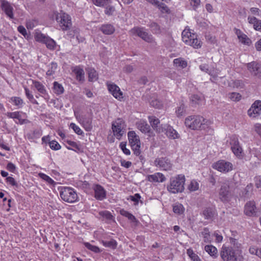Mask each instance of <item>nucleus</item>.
<instances>
[{
    "label": "nucleus",
    "instance_id": "nucleus-13",
    "mask_svg": "<svg viewBox=\"0 0 261 261\" xmlns=\"http://www.w3.org/2000/svg\"><path fill=\"white\" fill-rule=\"evenodd\" d=\"M231 194L229 191L228 181L223 183L219 192V198L224 203L228 202L231 198Z\"/></svg>",
    "mask_w": 261,
    "mask_h": 261
},
{
    "label": "nucleus",
    "instance_id": "nucleus-36",
    "mask_svg": "<svg viewBox=\"0 0 261 261\" xmlns=\"http://www.w3.org/2000/svg\"><path fill=\"white\" fill-rule=\"evenodd\" d=\"M44 44H46V46L47 48L50 50H54L56 49L57 44L54 40L52 38L47 37L46 40H45Z\"/></svg>",
    "mask_w": 261,
    "mask_h": 261
},
{
    "label": "nucleus",
    "instance_id": "nucleus-54",
    "mask_svg": "<svg viewBox=\"0 0 261 261\" xmlns=\"http://www.w3.org/2000/svg\"><path fill=\"white\" fill-rule=\"evenodd\" d=\"M11 102L18 108L22 106L23 100L20 97H13L11 98Z\"/></svg>",
    "mask_w": 261,
    "mask_h": 261
},
{
    "label": "nucleus",
    "instance_id": "nucleus-47",
    "mask_svg": "<svg viewBox=\"0 0 261 261\" xmlns=\"http://www.w3.org/2000/svg\"><path fill=\"white\" fill-rule=\"evenodd\" d=\"M199 187V184L198 182L196 180H192L188 185V189L191 192H193L198 190Z\"/></svg>",
    "mask_w": 261,
    "mask_h": 261
},
{
    "label": "nucleus",
    "instance_id": "nucleus-16",
    "mask_svg": "<svg viewBox=\"0 0 261 261\" xmlns=\"http://www.w3.org/2000/svg\"><path fill=\"white\" fill-rule=\"evenodd\" d=\"M137 128L142 133L147 134L148 137H151L154 136L153 132L151 130L150 126L145 120L140 119L136 122Z\"/></svg>",
    "mask_w": 261,
    "mask_h": 261
},
{
    "label": "nucleus",
    "instance_id": "nucleus-3",
    "mask_svg": "<svg viewBox=\"0 0 261 261\" xmlns=\"http://www.w3.org/2000/svg\"><path fill=\"white\" fill-rule=\"evenodd\" d=\"M185 176L182 174H179L171 177L170 179V183L167 186L168 191L173 194L182 192L185 189Z\"/></svg>",
    "mask_w": 261,
    "mask_h": 261
},
{
    "label": "nucleus",
    "instance_id": "nucleus-35",
    "mask_svg": "<svg viewBox=\"0 0 261 261\" xmlns=\"http://www.w3.org/2000/svg\"><path fill=\"white\" fill-rule=\"evenodd\" d=\"M89 81L90 82H94L98 79V74L96 70L92 68H88V70Z\"/></svg>",
    "mask_w": 261,
    "mask_h": 261
},
{
    "label": "nucleus",
    "instance_id": "nucleus-60",
    "mask_svg": "<svg viewBox=\"0 0 261 261\" xmlns=\"http://www.w3.org/2000/svg\"><path fill=\"white\" fill-rule=\"evenodd\" d=\"M99 215L102 216L103 218H106L108 220H111L113 218L112 215L111 213L107 211H101L99 212Z\"/></svg>",
    "mask_w": 261,
    "mask_h": 261
},
{
    "label": "nucleus",
    "instance_id": "nucleus-7",
    "mask_svg": "<svg viewBox=\"0 0 261 261\" xmlns=\"http://www.w3.org/2000/svg\"><path fill=\"white\" fill-rule=\"evenodd\" d=\"M74 115L77 121L84 127L86 131L88 132L92 129L91 116H88L85 114L80 113L76 111L74 112Z\"/></svg>",
    "mask_w": 261,
    "mask_h": 261
},
{
    "label": "nucleus",
    "instance_id": "nucleus-18",
    "mask_svg": "<svg viewBox=\"0 0 261 261\" xmlns=\"http://www.w3.org/2000/svg\"><path fill=\"white\" fill-rule=\"evenodd\" d=\"M7 116L10 118L13 119L16 123L22 124L27 120L26 114L22 112H14L7 113Z\"/></svg>",
    "mask_w": 261,
    "mask_h": 261
},
{
    "label": "nucleus",
    "instance_id": "nucleus-46",
    "mask_svg": "<svg viewBox=\"0 0 261 261\" xmlns=\"http://www.w3.org/2000/svg\"><path fill=\"white\" fill-rule=\"evenodd\" d=\"M154 6H156L162 13H169V9L165 4L160 3L158 1V4H155Z\"/></svg>",
    "mask_w": 261,
    "mask_h": 261
},
{
    "label": "nucleus",
    "instance_id": "nucleus-56",
    "mask_svg": "<svg viewBox=\"0 0 261 261\" xmlns=\"http://www.w3.org/2000/svg\"><path fill=\"white\" fill-rule=\"evenodd\" d=\"M249 252L251 254L256 255L261 258V248L258 249L255 246H251L249 248Z\"/></svg>",
    "mask_w": 261,
    "mask_h": 261
},
{
    "label": "nucleus",
    "instance_id": "nucleus-41",
    "mask_svg": "<svg viewBox=\"0 0 261 261\" xmlns=\"http://www.w3.org/2000/svg\"><path fill=\"white\" fill-rule=\"evenodd\" d=\"M187 254L192 261H201L198 255L191 248L187 250Z\"/></svg>",
    "mask_w": 261,
    "mask_h": 261
},
{
    "label": "nucleus",
    "instance_id": "nucleus-26",
    "mask_svg": "<svg viewBox=\"0 0 261 261\" xmlns=\"http://www.w3.org/2000/svg\"><path fill=\"white\" fill-rule=\"evenodd\" d=\"M234 32L235 34L237 35L239 42L242 44L248 46H249L251 44V40L240 30L235 28L234 29Z\"/></svg>",
    "mask_w": 261,
    "mask_h": 261
},
{
    "label": "nucleus",
    "instance_id": "nucleus-34",
    "mask_svg": "<svg viewBox=\"0 0 261 261\" xmlns=\"http://www.w3.org/2000/svg\"><path fill=\"white\" fill-rule=\"evenodd\" d=\"M38 176L48 185L54 186L56 185L55 181L52 178L43 173H39Z\"/></svg>",
    "mask_w": 261,
    "mask_h": 261
},
{
    "label": "nucleus",
    "instance_id": "nucleus-58",
    "mask_svg": "<svg viewBox=\"0 0 261 261\" xmlns=\"http://www.w3.org/2000/svg\"><path fill=\"white\" fill-rule=\"evenodd\" d=\"M49 145L50 148L54 150H58L61 148V145L59 144V143L53 140L49 142Z\"/></svg>",
    "mask_w": 261,
    "mask_h": 261
},
{
    "label": "nucleus",
    "instance_id": "nucleus-30",
    "mask_svg": "<svg viewBox=\"0 0 261 261\" xmlns=\"http://www.w3.org/2000/svg\"><path fill=\"white\" fill-rule=\"evenodd\" d=\"M204 250L213 258H216L218 256V250L216 247L212 245H205Z\"/></svg>",
    "mask_w": 261,
    "mask_h": 261
},
{
    "label": "nucleus",
    "instance_id": "nucleus-33",
    "mask_svg": "<svg viewBox=\"0 0 261 261\" xmlns=\"http://www.w3.org/2000/svg\"><path fill=\"white\" fill-rule=\"evenodd\" d=\"M73 72L76 75L77 80L79 81H83L84 80V71L83 68L80 66H76L73 70Z\"/></svg>",
    "mask_w": 261,
    "mask_h": 261
},
{
    "label": "nucleus",
    "instance_id": "nucleus-53",
    "mask_svg": "<svg viewBox=\"0 0 261 261\" xmlns=\"http://www.w3.org/2000/svg\"><path fill=\"white\" fill-rule=\"evenodd\" d=\"M203 214L206 219H210L215 214V211L212 208H206L204 210Z\"/></svg>",
    "mask_w": 261,
    "mask_h": 261
},
{
    "label": "nucleus",
    "instance_id": "nucleus-27",
    "mask_svg": "<svg viewBox=\"0 0 261 261\" xmlns=\"http://www.w3.org/2000/svg\"><path fill=\"white\" fill-rule=\"evenodd\" d=\"M146 179L152 182H163L166 180L164 175L160 172L155 173L153 174L148 175Z\"/></svg>",
    "mask_w": 261,
    "mask_h": 261
},
{
    "label": "nucleus",
    "instance_id": "nucleus-25",
    "mask_svg": "<svg viewBox=\"0 0 261 261\" xmlns=\"http://www.w3.org/2000/svg\"><path fill=\"white\" fill-rule=\"evenodd\" d=\"M93 189L94 191V196L96 199L102 200L106 198V191L101 186L94 185L93 186Z\"/></svg>",
    "mask_w": 261,
    "mask_h": 261
},
{
    "label": "nucleus",
    "instance_id": "nucleus-32",
    "mask_svg": "<svg viewBox=\"0 0 261 261\" xmlns=\"http://www.w3.org/2000/svg\"><path fill=\"white\" fill-rule=\"evenodd\" d=\"M200 236L203 238L204 243H211L213 241L210 232L207 228H204L202 230L200 233Z\"/></svg>",
    "mask_w": 261,
    "mask_h": 261
},
{
    "label": "nucleus",
    "instance_id": "nucleus-62",
    "mask_svg": "<svg viewBox=\"0 0 261 261\" xmlns=\"http://www.w3.org/2000/svg\"><path fill=\"white\" fill-rule=\"evenodd\" d=\"M126 143L125 142H121L120 143L119 146L123 152L126 154V155H129L130 154V150L127 149L126 147Z\"/></svg>",
    "mask_w": 261,
    "mask_h": 261
},
{
    "label": "nucleus",
    "instance_id": "nucleus-51",
    "mask_svg": "<svg viewBox=\"0 0 261 261\" xmlns=\"http://www.w3.org/2000/svg\"><path fill=\"white\" fill-rule=\"evenodd\" d=\"M93 4L98 7H105L111 3V0H92Z\"/></svg>",
    "mask_w": 261,
    "mask_h": 261
},
{
    "label": "nucleus",
    "instance_id": "nucleus-37",
    "mask_svg": "<svg viewBox=\"0 0 261 261\" xmlns=\"http://www.w3.org/2000/svg\"><path fill=\"white\" fill-rule=\"evenodd\" d=\"M69 127L70 128L72 129L73 132L79 136H84V132L82 130V129L75 123L71 122L69 124Z\"/></svg>",
    "mask_w": 261,
    "mask_h": 261
},
{
    "label": "nucleus",
    "instance_id": "nucleus-39",
    "mask_svg": "<svg viewBox=\"0 0 261 261\" xmlns=\"http://www.w3.org/2000/svg\"><path fill=\"white\" fill-rule=\"evenodd\" d=\"M48 36L42 34L40 32L36 31L35 33L34 38L36 41L44 43Z\"/></svg>",
    "mask_w": 261,
    "mask_h": 261
},
{
    "label": "nucleus",
    "instance_id": "nucleus-42",
    "mask_svg": "<svg viewBox=\"0 0 261 261\" xmlns=\"http://www.w3.org/2000/svg\"><path fill=\"white\" fill-rule=\"evenodd\" d=\"M120 214L125 217H126L128 220H129L131 222L134 223L138 222L135 217L132 214L129 213L128 212L122 210L120 211Z\"/></svg>",
    "mask_w": 261,
    "mask_h": 261
},
{
    "label": "nucleus",
    "instance_id": "nucleus-63",
    "mask_svg": "<svg viewBox=\"0 0 261 261\" xmlns=\"http://www.w3.org/2000/svg\"><path fill=\"white\" fill-rule=\"evenodd\" d=\"M115 11V9L114 7L112 6L108 5L106 7L105 12L107 15H113Z\"/></svg>",
    "mask_w": 261,
    "mask_h": 261
},
{
    "label": "nucleus",
    "instance_id": "nucleus-5",
    "mask_svg": "<svg viewBox=\"0 0 261 261\" xmlns=\"http://www.w3.org/2000/svg\"><path fill=\"white\" fill-rule=\"evenodd\" d=\"M60 195L62 200L69 203H73L77 199L76 193L72 188L69 187L62 188Z\"/></svg>",
    "mask_w": 261,
    "mask_h": 261
},
{
    "label": "nucleus",
    "instance_id": "nucleus-17",
    "mask_svg": "<svg viewBox=\"0 0 261 261\" xmlns=\"http://www.w3.org/2000/svg\"><path fill=\"white\" fill-rule=\"evenodd\" d=\"M261 112V100H256L251 105L248 110V115L252 118L258 117Z\"/></svg>",
    "mask_w": 261,
    "mask_h": 261
},
{
    "label": "nucleus",
    "instance_id": "nucleus-43",
    "mask_svg": "<svg viewBox=\"0 0 261 261\" xmlns=\"http://www.w3.org/2000/svg\"><path fill=\"white\" fill-rule=\"evenodd\" d=\"M57 67L58 65L56 63L51 62L48 65V69L46 71V75L48 76L53 75L57 69Z\"/></svg>",
    "mask_w": 261,
    "mask_h": 261
},
{
    "label": "nucleus",
    "instance_id": "nucleus-9",
    "mask_svg": "<svg viewBox=\"0 0 261 261\" xmlns=\"http://www.w3.org/2000/svg\"><path fill=\"white\" fill-rule=\"evenodd\" d=\"M56 19L63 30L69 29L71 25L70 16L63 11L56 14Z\"/></svg>",
    "mask_w": 261,
    "mask_h": 261
},
{
    "label": "nucleus",
    "instance_id": "nucleus-57",
    "mask_svg": "<svg viewBox=\"0 0 261 261\" xmlns=\"http://www.w3.org/2000/svg\"><path fill=\"white\" fill-rule=\"evenodd\" d=\"M84 245L87 248L95 253H98L100 252V250L98 247L92 245L89 243H85Z\"/></svg>",
    "mask_w": 261,
    "mask_h": 261
},
{
    "label": "nucleus",
    "instance_id": "nucleus-28",
    "mask_svg": "<svg viewBox=\"0 0 261 261\" xmlns=\"http://www.w3.org/2000/svg\"><path fill=\"white\" fill-rule=\"evenodd\" d=\"M244 212L246 215L249 216H252L256 215V208L254 201H249L246 204Z\"/></svg>",
    "mask_w": 261,
    "mask_h": 261
},
{
    "label": "nucleus",
    "instance_id": "nucleus-19",
    "mask_svg": "<svg viewBox=\"0 0 261 261\" xmlns=\"http://www.w3.org/2000/svg\"><path fill=\"white\" fill-rule=\"evenodd\" d=\"M33 86L40 93L41 96L44 98L46 101L49 99V95H48L45 86L40 82L30 80Z\"/></svg>",
    "mask_w": 261,
    "mask_h": 261
},
{
    "label": "nucleus",
    "instance_id": "nucleus-61",
    "mask_svg": "<svg viewBox=\"0 0 261 261\" xmlns=\"http://www.w3.org/2000/svg\"><path fill=\"white\" fill-rule=\"evenodd\" d=\"M213 236L215 237V242L216 243H221L223 240V236L221 234V233L217 230L215 231L213 233Z\"/></svg>",
    "mask_w": 261,
    "mask_h": 261
},
{
    "label": "nucleus",
    "instance_id": "nucleus-11",
    "mask_svg": "<svg viewBox=\"0 0 261 261\" xmlns=\"http://www.w3.org/2000/svg\"><path fill=\"white\" fill-rule=\"evenodd\" d=\"M200 70L202 71L208 73L210 76V80L213 82H217V77L219 74V71L214 67V65H211L210 66L203 64L200 65L199 66Z\"/></svg>",
    "mask_w": 261,
    "mask_h": 261
},
{
    "label": "nucleus",
    "instance_id": "nucleus-55",
    "mask_svg": "<svg viewBox=\"0 0 261 261\" xmlns=\"http://www.w3.org/2000/svg\"><path fill=\"white\" fill-rule=\"evenodd\" d=\"M230 86L234 88L239 89L243 88L244 84L241 80L232 81V83H230Z\"/></svg>",
    "mask_w": 261,
    "mask_h": 261
},
{
    "label": "nucleus",
    "instance_id": "nucleus-52",
    "mask_svg": "<svg viewBox=\"0 0 261 261\" xmlns=\"http://www.w3.org/2000/svg\"><path fill=\"white\" fill-rule=\"evenodd\" d=\"M249 153L250 154V156L253 155L255 157L257 158L258 160H261V152H259L256 148L254 147L249 148Z\"/></svg>",
    "mask_w": 261,
    "mask_h": 261
},
{
    "label": "nucleus",
    "instance_id": "nucleus-24",
    "mask_svg": "<svg viewBox=\"0 0 261 261\" xmlns=\"http://www.w3.org/2000/svg\"><path fill=\"white\" fill-rule=\"evenodd\" d=\"M154 165L164 170H169L171 167L170 161L168 159L163 158L156 159L154 162Z\"/></svg>",
    "mask_w": 261,
    "mask_h": 261
},
{
    "label": "nucleus",
    "instance_id": "nucleus-59",
    "mask_svg": "<svg viewBox=\"0 0 261 261\" xmlns=\"http://www.w3.org/2000/svg\"><path fill=\"white\" fill-rule=\"evenodd\" d=\"M150 105L155 108L160 109L163 107L162 102L159 100L158 99H152L150 102Z\"/></svg>",
    "mask_w": 261,
    "mask_h": 261
},
{
    "label": "nucleus",
    "instance_id": "nucleus-50",
    "mask_svg": "<svg viewBox=\"0 0 261 261\" xmlns=\"http://www.w3.org/2000/svg\"><path fill=\"white\" fill-rule=\"evenodd\" d=\"M25 93L27 97L29 100L34 104H38L37 100L34 98L32 92L29 90L27 87H24Z\"/></svg>",
    "mask_w": 261,
    "mask_h": 261
},
{
    "label": "nucleus",
    "instance_id": "nucleus-45",
    "mask_svg": "<svg viewBox=\"0 0 261 261\" xmlns=\"http://www.w3.org/2000/svg\"><path fill=\"white\" fill-rule=\"evenodd\" d=\"M191 101L193 104H200L203 99V96L201 94H194L190 97Z\"/></svg>",
    "mask_w": 261,
    "mask_h": 261
},
{
    "label": "nucleus",
    "instance_id": "nucleus-23",
    "mask_svg": "<svg viewBox=\"0 0 261 261\" xmlns=\"http://www.w3.org/2000/svg\"><path fill=\"white\" fill-rule=\"evenodd\" d=\"M247 68L249 72L254 75L261 77V64L256 62L248 63Z\"/></svg>",
    "mask_w": 261,
    "mask_h": 261
},
{
    "label": "nucleus",
    "instance_id": "nucleus-14",
    "mask_svg": "<svg viewBox=\"0 0 261 261\" xmlns=\"http://www.w3.org/2000/svg\"><path fill=\"white\" fill-rule=\"evenodd\" d=\"M132 36H138L148 42H152L153 40L151 35H149L143 28H134L130 31Z\"/></svg>",
    "mask_w": 261,
    "mask_h": 261
},
{
    "label": "nucleus",
    "instance_id": "nucleus-21",
    "mask_svg": "<svg viewBox=\"0 0 261 261\" xmlns=\"http://www.w3.org/2000/svg\"><path fill=\"white\" fill-rule=\"evenodd\" d=\"M0 6L6 15L10 18L12 19L13 18V7L12 5L7 1L1 0Z\"/></svg>",
    "mask_w": 261,
    "mask_h": 261
},
{
    "label": "nucleus",
    "instance_id": "nucleus-48",
    "mask_svg": "<svg viewBox=\"0 0 261 261\" xmlns=\"http://www.w3.org/2000/svg\"><path fill=\"white\" fill-rule=\"evenodd\" d=\"M173 211L174 213L181 214L185 211L184 206L180 203H176L173 206Z\"/></svg>",
    "mask_w": 261,
    "mask_h": 261
},
{
    "label": "nucleus",
    "instance_id": "nucleus-29",
    "mask_svg": "<svg viewBox=\"0 0 261 261\" xmlns=\"http://www.w3.org/2000/svg\"><path fill=\"white\" fill-rule=\"evenodd\" d=\"M100 30L104 34L110 35L114 33L115 29L114 27L111 24H105L100 27Z\"/></svg>",
    "mask_w": 261,
    "mask_h": 261
},
{
    "label": "nucleus",
    "instance_id": "nucleus-1",
    "mask_svg": "<svg viewBox=\"0 0 261 261\" xmlns=\"http://www.w3.org/2000/svg\"><path fill=\"white\" fill-rule=\"evenodd\" d=\"M220 254L223 261H238L242 258V250L238 245L233 246L223 245Z\"/></svg>",
    "mask_w": 261,
    "mask_h": 261
},
{
    "label": "nucleus",
    "instance_id": "nucleus-49",
    "mask_svg": "<svg viewBox=\"0 0 261 261\" xmlns=\"http://www.w3.org/2000/svg\"><path fill=\"white\" fill-rule=\"evenodd\" d=\"M229 99L233 101H239L242 98L241 95L237 92H232L227 95Z\"/></svg>",
    "mask_w": 261,
    "mask_h": 261
},
{
    "label": "nucleus",
    "instance_id": "nucleus-12",
    "mask_svg": "<svg viewBox=\"0 0 261 261\" xmlns=\"http://www.w3.org/2000/svg\"><path fill=\"white\" fill-rule=\"evenodd\" d=\"M229 143L234 155L239 159H242L243 158V150L240 146L238 137L236 135L231 136Z\"/></svg>",
    "mask_w": 261,
    "mask_h": 261
},
{
    "label": "nucleus",
    "instance_id": "nucleus-2",
    "mask_svg": "<svg viewBox=\"0 0 261 261\" xmlns=\"http://www.w3.org/2000/svg\"><path fill=\"white\" fill-rule=\"evenodd\" d=\"M185 124L187 127L192 130H206L209 128L212 121L201 116H190L186 118Z\"/></svg>",
    "mask_w": 261,
    "mask_h": 261
},
{
    "label": "nucleus",
    "instance_id": "nucleus-4",
    "mask_svg": "<svg viewBox=\"0 0 261 261\" xmlns=\"http://www.w3.org/2000/svg\"><path fill=\"white\" fill-rule=\"evenodd\" d=\"M182 41L187 45L195 48H199L201 46V42L197 38V36L194 31L189 28H186L182 32Z\"/></svg>",
    "mask_w": 261,
    "mask_h": 261
},
{
    "label": "nucleus",
    "instance_id": "nucleus-40",
    "mask_svg": "<svg viewBox=\"0 0 261 261\" xmlns=\"http://www.w3.org/2000/svg\"><path fill=\"white\" fill-rule=\"evenodd\" d=\"M53 91L57 95H60L63 93L64 89L63 86L57 82L54 83Z\"/></svg>",
    "mask_w": 261,
    "mask_h": 261
},
{
    "label": "nucleus",
    "instance_id": "nucleus-64",
    "mask_svg": "<svg viewBox=\"0 0 261 261\" xmlns=\"http://www.w3.org/2000/svg\"><path fill=\"white\" fill-rule=\"evenodd\" d=\"M185 111V107L184 105H181L177 108L175 112L177 117H180L184 114Z\"/></svg>",
    "mask_w": 261,
    "mask_h": 261
},
{
    "label": "nucleus",
    "instance_id": "nucleus-8",
    "mask_svg": "<svg viewBox=\"0 0 261 261\" xmlns=\"http://www.w3.org/2000/svg\"><path fill=\"white\" fill-rule=\"evenodd\" d=\"M125 124L124 121L120 118H118L113 121L112 124V129L114 136L120 140L125 133Z\"/></svg>",
    "mask_w": 261,
    "mask_h": 261
},
{
    "label": "nucleus",
    "instance_id": "nucleus-31",
    "mask_svg": "<svg viewBox=\"0 0 261 261\" xmlns=\"http://www.w3.org/2000/svg\"><path fill=\"white\" fill-rule=\"evenodd\" d=\"M248 20L249 23L253 24L255 30L261 32V20L252 16H249Z\"/></svg>",
    "mask_w": 261,
    "mask_h": 261
},
{
    "label": "nucleus",
    "instance_id": "nucleus-22",
    "mask_svg": "<svg viewBox=\"0 0 261 261\" xmlns=\"http://www.w3.org/2000/svg\"><path fill=\"white\" fill-rule=\"evenodd\" d=\"M167 137L170 139L175 140L180 138L178 132L171 125L165 124L164 127V132Z\"/></svg>",
    "mask_w": 261,
    "mask_h": 261
},
{
    "label": "nucleus",
    "instance_id": "nucleus-6",
    "mask_svg": "<svg viewBox=\"0 0 261 261\" xmlns=\"http://www.w3.org/2000/svg\"><path fill=\"white\" fill-rule=\"evenodd\" d=\"M129 143L134 153L138 155L140 153L141 142L139 136L135 131L128 132L127 134Z\"/></svg>",
    "mask_w": 261,
    "mask_h": 261
},
{
    "label": "nucleus",
    "instance_id": "nucleus-38",
    "mask_svg": "<svg viewBox=\"0 0 261 261\" xmlns=\"http://www.w3.org/2000/svg\"><path fill=\"white\" fill-rule=\"evenodd\" d=\"M174 65L177 67L184 68L187 66V62L184 59L179 58L175 59L173 61Z\"/></svg>",
    "mask_w": 261,
    "mask_h": 261
},
{
    "label": "nucleus",
    "instance_id": "nucleus-20",
    "mask_svg": "<svg viewBox=\"0 0 261 261\" xmlns=\"http://www.w3.org/2000/svg\"><path fill=\"white\" fill-rule=\"evenodd\" d=\"M148 118L151 127L157 133H163L164 124L160 125L158 118L153 116H149Z\"/></svg>",
    "mask_w": 261,
    "mask_h": 261
},
{
    "label": "nucleus",
    "instance_id": "nucleus-44",
    "mask_svg": "<svg viewBox=\"0 0 261 261\" xmlns=\"http://www.w3.org/2000/svg\"><path fill=\"white\" fill-rule=\"evenodd\" d=\"M101 243L106 247L111 249H115L117 247V242L114 240H110L109 241H102Z\"/></svg>",
    "mask_w": 261,
    "mask_h": 261
},
{
    "label": "nucleus",
    "instance_id": "nucleus-15",
    "mask_svg": "<svg viewBox=\"0 0 261 261\" xmlns=\"http://www.w3.org/2000/svg\"><path fill=\"white\" fill-rule=\"evenodd\" d=\"M107 86L109 92L117 100L122 101L124 95L120 88L116 84L111 82H107Z\"/></svg>",
    "mask_w": 261,
    "mask_h": 261
},
{
    "label": "nucleus",
    "instance_id": "nucleus-10",
    "mask_svg": "<svg viewBox=\"0 0 261 261\" xmlns=\"http://www.w3.org/2000/svg\"><path fill=\"white\" fill-rule=\"evenodd\" d=\"M212 167L219 172L226 173L232 170L233 165L232 163L225 160H220L213 163Z\"/></svg>",
    "mask_w": 261,
    "mask_h": 261
}]
</instances>
